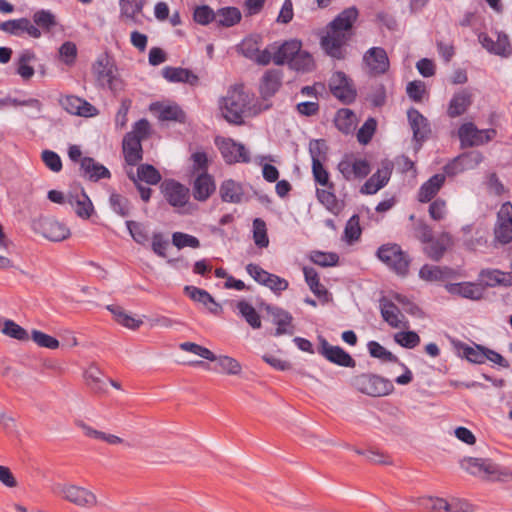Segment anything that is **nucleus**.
<instances>
[{"mask_svg": "<svg viewBox=\"0 0 512 512\" xmlns=\"http://www.w3.org/2000/svg\"><path fill=\"white\" fill-rule=\"evenodd\" d=\"M208 162H196L193 167L195 178L192 183V193L196 201L206 202L216 191L214 177L208 173Z\"/></svg>", "mask_w": 512, "mask_h": 512, "instance_id": "obj_6", "label": "nucleus"}, {"mask_svg": "<svg viewBox=\"0 0 512 512\" xmlns=\"http://www.w3.org/2000/svg\"><path fill=\"white\" fill-rule=\"evenodd\" d=\"M394 340L397 344L408 349H412L420 343V337L414 331L398 332L394 335Z\"/></svg>", "mask_w": 512, "mask_h": 512, "instance_id": "obj_58", "label": "nucleus"}, {"mask_svg": "<svg viewBox=\"0 0 512 512\" xmlns=\"http://www.w3.org/2000/svg\"><path fill=\"white\" fill-rule=\"evenodd\" d=\"M32 340L40 347L48 349H57L59 347V341L39 330H33L31 335Z\"/></svg>", "mask_w": 512, "mask_h": 512, "instance_id": "obj_60", "label": "nucleus"}, {"mask_svg": "<svg viewBox=\"0 0 512 512\" xmlns=\"http://www.w3.org/2000/svg\"><path fill=\"white\" fill-rule=\"evenodd\" d=\"M107 309L111 312V314L113 315V318L114 320L128 328V329H131V330H136L138 329L143 321L141 319H137L135 317H133L132 315H130L129 313H127L122 307L120 306H117V305H108L107 306Z\"/></svg>", "mask_w": 512, "mask_h": 512, "instance_id": "obj_43", "label": "nucleus"}, {"mask_svg": "<svg viewBox=\"0 0 512 512\" xmlns=\"http://www.w3.org/2000/svg\"><path fill=\"white\" fill-rule=\"evenodd\" d=\"M462 467L472 475L491 474L494 469L491 464L486 463L482 459L469 458L462 462Z\"/></svg>", "mask_w": 512, "mask_h": 512, "instance_id": "obj_47", "label": "nucleus"}, {"mask_svg": "<svg viewBox=\"0 0 512 512\" xmlns=\"http://www.w3.org/2000/svg\"><path fill=\"white\" fill-rule=\"evenodd\" d=\"M52 492L80 508H92L98 504L97 496L93 491L73 483H56L52 487Z\"/></svg>", "mask_w": 512, "mask_h": 512, "instance_id": "obj_4", "label": "nucleus"}, {"mask_svg": "<svg viewBox=\"0 0 512 512\" xmlns=\"http://www.w3.org/2000/svg\"><path fill=\"white\" fill-rule=\"evenodd\" d=\"M352 385L361 393L373 397L388 395L393 389L389 381L372 374H361L354 377Z\"/></svg>", "mask_w": 512, "mask_h": 512, "instance_id": "obj_8", "label": "nucleus"}, {"mask_svg": "<svg viewBox=\"0 0 512 512\" xmlns=\"http://www.w3.org/2000/svg\"><path fill=\"white\" fill-rule=\"evenodd\" d=\"M429 215L435 221L444 220L448 214L447 203L443 199L434 200L429 206Z\"/></svg>", "mask_w": 512, "mask_h": 512, "instance_id": "obj_64", "label": "nucleus"}, {"mask_svg": "<svg viewBox=\"0 0 512 512\" xmlns=\"http://www.w3.org/2000/svg\"><path fill=\"white\" fill-rule=\"evenodd\" d=\"M309 259L321 267H331L338 264L339 257L333 252L312 251Z\"/></svg>", "mask_w": 512, "mask_h": 512, "instance_id": "obj_51", "label": "nucleus"}, {"mask_svg": "<svg viewBox=\"0 0 512 512\" xmlns=\"http://www.w3.org/2000/svg\"><path fill=\"white\" fill-rule=\"evenodd\" d=\"M472 104V94L467 89L455 93L450 100L447 114L451 118L464 114Z\"/></svg>", "mask_w": 512, "mask_h": 512, "instance_id": "obj_29", "label": "nucleus"}, {"mask_svg": "<svg viewBox=\"0 0 512 512\" xmlns=\"http://www.w3.org/2000/svg\"><path fill=\"white\" fill-rule=\"evenodd\" d=\"M218 148L223 158L228 160H249L250 152L248 149L240 144L236 143L232 139H222L217 141Z\"/></svg>", "mask_w": 512, "mask_h": 512, "instance_id": "obj_20", "label": "nucleus"}, {"mask_svg": "<svg viewBox=\"0 0 512 512\" xmlns=\"http://www.w3.org/2000/svg\"><path fill=\"white\" fill-rule=\"evenodd\" d=\"M78 173L85 180L96 182L102 178H109V170L97 162H79Z\"/></svg>", "mask_w": 512, "mask_h": 512, "instance_id": "obj_32", "label": "nucleus"}, {"mask_svg": "<svg viewBox=\"0 0 512 512\" xmlns=\"http://www.w3.org/2000/svg\"><path fill=\"white\" fill-rule=\"evenodd\" d=\"M130 179L137 184L138 181H143L150 185H156L161 181V174L159 171L149 164H142L137 168L136 174L129 172Z\"/></svg>", "mask_w": 512, "mask_h": 512, "instance_id": "obj_36", "label": "nucleus"}, {"mask_svg": "<svg viewBox=\"0 0 512 512\" xmlns=\"http://www.w3.org/2000/svg\"><path fill=\"white\" fill-rule=\"evenodd\" d=\"M425 252L429 258L438 261L442 258L447 247L452 244V237L449 233H442L437 239L427 242Z\"/></svg>", "mask_w": 512, "mask_h": 512, "instance_id": "obj_35", "label": "nucleus"}, {"mask_svg": "<svg viewBox=\"0 0 512 512\" xmlns=\"http://www.w3.org/2000/svg\"><path fill=\"white\" fill-rule=\"evenodd\" d=\"M2 332L19 341H28L30 339L28 332L12 320H6L4 322Z\"/></svg>", "mask_w": 512, "mask_h": 512, "instance_id": "obj_53", "label": "nucleus"}, {"mask_svg": "<svg viewBox=\"0 0 512 512\" xmlns=\"http://www.w3.org/2000/svg\"><path fill=\"white\" fill-rule=\"evenodd\" d=\"M363 61L374 75L384 74L389 69V59L382 47H372L366 51Z\"/></svg>", "mask_w": 512, "mask_h": 512, "instance_id": "obj_16", "label": "nucleus"}, {"mask_svg": "<svg viewBox=\"0 0 512 512\" xmlns=\"http://www.w3.org/2000/svg\"><path fill=\"white\" fill-rule=\"evenodd\" d=\"M126 226L135 242L143 245L148 241V234L142 224L129 220L126 221Z\"/></svg>", "mask_w": 512, "mask_h": 512, "instance_id": "obj_62", "label": "nucleus"}, {"mask_svg": "<svg viewBox=\"0 0 512 512\" xmlns=\"http://www.w3.org/2000/svg\"><path fill=\"white\" fill-rule=\"evenodd\" d=\"M334 123L339 131L349 134L356 128L357 117L352 110L342 108L336 113Z\"/></svg>", "mask_w": 512, "mask_h": 512, "instance_id": "obj_40", "label": "nucleus"}, {"mask_svg": "<svg viewBox=\"0 0 512 512\" xmlns=\"http://www.w3.org/2000/svg\"><path fill=\"white\" fill-rule=\"evenodd\" d=\"M302 47L301 41L292 39L284 42L282 45L274 49L273 62L276 65L284 63L291 64L292 58L299 52Z\"/></svg>", "mask_w": 512, "mask_h": 512, "instance_id": "obj_26", "label": "nucleus"}, {"mask_svg": "<svg viewBox=\"0 0 512 512\" xmlns=\"http://www.w3.org/2000/svg\"><path fill=\"white\" fill-rule=\"evenodd\" d=\"M358 18V10L352 6L344 9L326 28L321 37V47L327 55L341 60L346 56V45L351 39L353 24Z\"/></svg>", "mask_w": 512, "mask_h": 512, "instance_id": "obj_1", "label": "nucleus"}, {"mask_svg": "<svg viewBox=\"0 0 512 512\" xmlns=\"http://www.w3.org/2000/svg\"><path fill=\"white\" fill-rule=\"evenodd\" d=\"M258 105L253 94L245 89L242 84L231 86L226 95L220 100V110L223 117L232 124L240 125L245 117H251L260 113L263 109L269 108Z\"/></svg>", "mask_w": 512, "mask_h": 512, "instance_id": "obj_2", "label": "nucleus"}, {"mask_svg": "<svg viewBox=\"0 0 512 512\" xmlns=\"http://www.w3.org/2000/svg\"><path fill=\"white\" fill-rule=\"evenodd\" d=\"M253 239L255 244L261 248L267 247L269 244L266 223L260 218L253 221Z\"/></svg>", "mask_w": 512, "mask_h": 512, "instance_id": "obj_52", "label": "nucleus"}, {"mask_svg": "<svg viewBox=\"0 0 512 512\" xmlns=\"http://www.w3.org/2000/svg\"><path fill=\"white\" fill-rule=\"evenodd\" d=\"M445 182V174H435L419 188L417 199L421 203L430 202L440 191Z\"/></svg>", "mask_w": 512, "mask_h": 512, "instance_id": "obj_28", "label": "nucleus"}, {"mask_svg": "<svg viewBox=\"0 0 512 512\" xmlns=\"http://www.w3.org/2000/svg\"><path fill=\"white\" fill-rule=\"evenodd\" d=\"M42 235L51 241H63L70 236V230L63 223L47 218L40 222Z\"/></svg>", "mask_w": 512, "mask_h": 512, "instance_id": "obj_19", "label": "nucleus"}, {"mask_svg": "<svg viewBox=\"0 0 512 512\" xmlns=\"http://www.w3.org/2000/svg\"><path fill=\"white\" fill-rule=\"evenodd\" d=\"M361 232L359 216L353 215L346 223L344 237L347 242L352 243L359 239Z\"/></svg>", "mask_w": 512, "mask_h": 512, "instance_id": "obj_55", "label": "nucleus"}, {"mask_svg": "<svg viewBox=\"0 0 512 512\" xmlns=\"http://www.w3.org/2000/svg\"><path fill=\"white\" fill-rule=\"evenodd\" d=\"M479 281L487 287L512 286V275L499 269H482L479 272Z\"/></svg>", "mask_w": 512, "mask_h": 512, "instance_id": "obj_21", "label": "nucleus"}, {"mask_svg": "<svg viewBox=\"0 0 512 512\" xmlns=\"http://www.w3.org/2000/svg\"><path fill=\"white\" fill-rule=\"evenodd\" d=\"M210 361L216 362V366L213 370L217 373L239 375L242 371L241 364L235 358L227 355H215V359H211Z\"/></svg>", "mask_w": 512, "mask_h": 512, "instance_id": "obj_42", "label": "nucleus"}, {"mask_svg": "<svg viewBox=\"0 0 512 512\" xmlns=\"http://www.w3.org/2000/svg\"><path fill=\"white\" fill-rule=\"evenodd\" d=\"M59 103L64 110L72 115L93 117L98 114V110L95 106L74 95L61 97Z\"/></svg>", "mask_w": 512, "mask_h": 512, "instance_id": "obj_14", "label": "nucleus"}, {"mask_svg": "<svg viewBox=\"0 0 512 512\" xmlns=\"http://www.w3.org/2000/svg\"><path fill=\"white\" fill-rule=\"evenodd\" d=\"M77 426L82 430L83 434L91 439L102 441L110 445H117L121 444L123 440L110 433H106L103 431L96 430L95 428L91 427L90 425L86 424L83 421H78Z\"/></svg>", "mask_w": 512, "mask_h": 512, "instance_id": "obj_39", "label": "nucleus"}, {"mask_svg": "<svg viewBox=\"0 0 512 512\" xmlns=\"http://www.w3.org/2000/svg\"><path fill=\"white\" fill-rule=\"evenodd\" d=\"M446 288L450 294L458 295L470 300H479L484 294L483 286L473 282L452 283L447 285Z\"/></svg>", "mask_w": 512, "mask_h": 512, "instance_id": "obj_24", "label": "nucleus"}, {"mask_svg": "<svg viewBox=\"0 0 512 512\" xmlns=\"http://www.w3.org/2000/svg\"><path fill=\"white\" fill-rule=\"evenodd\" d=\"M246 271L254 279V281L262 286L269 288L277 295H280L289 287V282L286 279L264 270L257 264H248L246 266Z\"/></svg>", "mask_w": 512, "mask_h": 512, "instance_id": "obj_9", "label": "nucleus"}, {"mask_svg": "<svg viewBox=\"0 0 512 512\" xmlns=\"http://www.w3.org/2000/svg\"><path fill=\"white\" fill-rule=\"evenodd\" d=\"M380 310L383 319L393 328H407L408 321L399 308L391 301L381 300Z\"/></svg>", "mask_w": 512, "mask_h": 512, "instance_id": "obj_22", "label": "nucleus"}, {"mask_svg": "<svg viewBox=\"0 0 512 512\" xmlns=\"http://www.w3.org/2000/svg\"><path fill=\"white\" fill-rule=\"evenodd\" d=\"M486 348L480 345H475L474 347L465 345L462 348L463 356L472 363L475 364H483L485 363L486 356Z\"/></svg>", "mask_w": 512, "mask_h": 512, "instance_id": "obj_54", "label": "nucleus"}, {"mask_svg": "<svg viewBox=\"0 0 512 512\" xmlns=\"http://www.w3.org/2000/svg\"><path fill=\"white\" fill-rule=\"evenodd\" d=\"M290 67L296 71L309 72L314 67L313 57L307 51L300 49L294 58H292Z\"/></svg>", "mask_w": 512, "mask_h": 512, "instance_id": "obj_48", "label": "nucleus"}, {"mask_svg": "<svg viewBox=\"0 0 512 512\" xmlns=\"http://www.w3.org/2000/svg\"><path fill=\"white\" fill-rule=\"evenodd\" d=\"M407 116L414 139L417 142L424 141L431 132L428 120L414 108L408 110Z\"/></svg>", "mask_w": 512, "mask_h": 512, "instance_id": "obj_25", "label": "nucleus"}, {"mask_svg": "<svg viewBox=\"0 0 512 512\" xmlns=\"http://www.w3.org/2000/svg\"><path fill=\"white\" fill-rule=\"evenodd\" d=\"M377 127L374 118H368L357 132V140L361 144H367L373 137Z\"/></svg>", "mask_w": 512, "mask_h": 512, "instance_id": "obj_61", "label": "nucleus"}, {"mask_svg": "<svg viewBox=\"0 0 512 512\" xmlns=\"http://www.w3.org/2000/svg\"><path fill=\"white\" fill-rule=\"evenodd\" d=\"M494 235L501 244L512 242V204L510 202L502 204L498 211Z\"/></svg>", "mask_w": 512, "mask_h": 512, "instance_id": "obj_12", "label": "nucleus"}, {"mask_svg": "<svg viewBox=\"0 0 512 512\" xmlns=\"http://www.w3.org/2000/svg\"><path fill=\"white\" fill-rule=\"evenodd\" d=\"M238 315L253 329H260L262 326L261 317L256 309L247 301L241 300L236 303Z\"/></svg>", "mask_w": 512, "mask_h": 512, "instance_id": "obj_41", "label": "nucleus"}, {"mask_svg": "<svg viewBox=\"0 0 512 512\" xmlns=\"http://www.w3.org/2000/svg\"><path fill=\"white\" fill-rule=\"evenodd\" d=\"M319 353L328 361L343 367H354L355 360L340 346H332L325 339L320 340Z\"/></svg>", "mask_w": 512, "mask_h": 512, "instance_id": "obj_15", "label": "nucleus"}, {"mask_svg": "<svg viewBox=\"0 0 512 512\" xmlns=\"http://www.w3.org/2000/svg\"><path fill=\"white\" fill-rule=\"evenodd\" d=\"M33 21L45 32H50L57 25L55 15L48 10H39L35 12L33 15Z\"/></svg>", "mask_w": 512, "mask_h": 512, "instance_id": "obj_49", "label": "nucleus"}, {"mask_svg": "<svg viewBox=\"0 0 512 512\" xmlns=\"http://www.w3.org/2000/svg\"><path fill=\"white\" fill-rule=\"evenodd\" d=\"M219 192L222 201L228 203H241L244 197L242 185L232 179L223 181Z\"/></svg>", "mask_w": 512, "mask_h": 512, "instance_id": "obj_34", "label": "nucleus"}, {"mask_svg": "<svg viewBox=\"0 0 512 512\" xmlns=\"http://www.w3.org/2000/svg\"><path fill=\"white\" fill-rule=\"evenodd\" d=\"M67 202L75 210V213L83 219H88L94 212L93 204L84 192L76 196L70 195Z\"/></svg>", "mask_w": 512, "mask_h": 512, "instance_id": "obj_37", "label": "nucleus"}, {"mask_svg": "<svg viewBox=\"0 0 512 512\" xmlns=\"http://www.w3.org/2000/svg\"><path fill=\"white\" fill-rule=\"evenodd\" d=\"M316 196L318 201L334 215H338L342 211L343 205L337 199L334 193V185L328 187H318L316 189Z\"/></svg>", "mask_w": 512, "mask_h": 512, "instance_id": "obj_33", "label": "nucleus"}, {"mask_svg": "<svg viewBox=\"0 0 512 512\" xmlns=\"http://www.w3.org/2000/svg\"><path fill=\"white\" fill-rule=\"evenodd\" d=\"M419 503L423 509L430 512H448L450 508V502L437 497H423Z\"/></svg>", "mask_w": 512, "mask_h": 512, "instance_id": "obj_50", "label": "nucleus"}, {"mask_svg": "<svg viewBox=\"0 0 512 512\" xmlns=\"http://www.w3.org/2000/svg\"><path fill=\"white\" fill-rule=\"evenodd\" d=\"M97 82L102 87H108L113 92L122 89L121 81L116 77V67L106 54L97 58L92 67Z\"/></svg>", "mask_w": 512, "mask_h": 512, "instance_id": "obj_7", "label": "nucleus"}, {"mask_svg": "<svg viewBox=\"0 0 512 512\" xmlns=\"http://www.w3.org/2000/svg\"><path fill=\"white\" fill-rule=\"evenodd\" d=\"M109 203L115 213L122 217L129 215V201L125 197L117 193H112L109 198Z\"/></svg>", "mask_w": 512, "mask_h": 512, "instance_id": "obj_59", "label": "nucleus"}, {"mask_svg": "<svg viewBox=\"0 0 512 512\" xmlns=\"http://www.w3.org/2000/svg\"><path fill=\"white\" fill-rule=\"evenodd\" d=\"M391 176V168L384 166L378 169L361 187L360 192L362 194L372 195L377 193L383 188L389 181Z\"/></svg>", "mask_w": 512, "mask_h": 512, "instance_id": "obj_27", "label": "nucleus"}, {"mask_svg": "<svg viewBox=\"0 0 512 512\" xmlns=\"http://www.w3.org/2000/svg\"><path fill=\"white\" fill-rule=\"evenodd\" d=\"M377 257L397 275L406 276L408 274L411 260L398 244H383L377 250Z\"/></svg>", "mask_w": 512, "mask_h": 512, "instance_id": "obj_5", "label": "nucleus"}, {"mask_svg": "<svg viewBox=\"0 0 512 512\" xmlns=\"http://www.w3.org/2000/svg\"><path fill=\"white\" fill-rule=\"evenodd\" d=\"M123 153L125 160H141L142 146L141 141L134 134H127L123 139Z\"/></svg>", "mask_w": 512, "mask_h": 512, "instance_id": "obj_46", "label": "nucleus"}, {"mask_svg": "<svg viewBox=\"0 0 512 512\" xmlns=\"http://www.w3.org/2000/svg\"><path fill=\"white\" fill-rule=\"evenodd\" d=\"M462 145L477 146L490 141L496 135L494 129L479 130L473 123H464L458 130Z\"/></svg>", "mask_w": 512, "mask_h": 512, "instance_id": "obj_10", "label": "nucleus"}, {"mask_svg": "<svg viewBox=\"0 0 512 512\" xmlns=\"http://www.w3.org/2000/svg\"><path fill=\"white\" fill-rule=\"evenodd\" d=\"M241 12L236 7H224L216 11L215 22L218 26L232 27L240 22Z\"/></svg>", "mask_w": 512, "mask_h": 512, "instance_id": "obj_44", "label": "nucleus"}, {"mask_svg": "<svg viewBox=\"0 0 512 512\" xmlns=\"http://www.w3.org/2000/svg\"><path fill=\"white\" fill-rule=\"evenodd\" d=\"M478 40L482 47L491 54H495L501 57H508L511 55L512 48L508 36L504 33H499L496 41H494L487 34L480 33Z\"/></svg>", "mask_w": 512, "mask_h": 512, "instance_id": "obj_17", "label": "nucleus"}, {"mask_svg": "<svg viewBox=\"0 0 512 512\" xmlns=\"http://www.w3.org/2000/svg\"><path fill=\"white\" fill-rule=\"evenodd\" d=\"M162 76L173 83H187L196 86L199 83V77L191 70L182 67L166 66L162 69Z\"/></svg>", "mask_w": 512, "mask_h": 512, "instance_id": "obj_23", "label": "nucleus"}, {"mask_svg": "<svg viewBox=\"0 0 512 512\" xmlns=\"http://www.w3.org/2000/svg\"><path fill=\"white\" fill-rule=\"evenodd\" d=\"M86 385L97 394H103L107 391V380L103 372L95 364L89 365L84 372Z\"/></svg>", "mask_w": 512, "mask_h": 512, "instance_id": "obj_30", "label": "nucleus"}, {"mask_svg": "<svg viewBox=\"0 0 512 512\" xmlns=\"http://www.w3.org/2000/svg\"><path fill=\"white\" fill-rule=\"evenodd\" d=\"M266 312L272 317V322L275 324L276 330L274 335H292L294 333L293 316L283 308L266 305Z\"/></svg>", "mask_w": 512, "mask_h": 512, "instance_id": "obj_13", "label": "nucleus"}, {"mask_svg": "<svg viewBox=\"0 0 512 512\" xmlns=\"http://www.w3.org/2000/svg\"><path fill=\"white\" fill-rule=\"evenodd\" d=\"M172 243L174 246H176L178 249H182L184 247H191V248H199L200 247V241L195 236L182 233V232H175L172 235Z\"/></svg>", "mask_w": 512, "mask_h": 512, "instance_id": "obj_57", "label": "nucleus"}, {"mask_svg": "<svg viewBox=\"0 0 512 512\" xmlns=\"http://www.w3.org/2000/svg\"><path fill=\"white\" fill-rule=\"evenodd\" d=\"M216 11H213L209 6H198L194 10L193 18L195 22L201 25H207L215 21Z\"/></svg>", "mask_w": 512, "mask_h": 512, "instance_id": "obj_63", "label": "nucleus"}, {"mask_svg": "<svg viewBox=\"0 0 512 512\" xmlns=\"http://www.w3.org/2000/svg\"><path fill=\"white\" fill-rule=\"evenodd\" d=\"M331 93L343 103L349 104L356 98V90L351 80L343 72H335L329 81Z\"/></svg>", "mask_w": 512, "mask_h": 512, "instance_id": "obj_11", "label": "nucleus"}, {"mask_svg": "<svg viewBox=\"0 0 512 512\" xmlns=\"http://www.w3.org/2000/svg\"><path fill=\"white\" fill-rule=\"evenodd\" d=\"M164 201L180 214L190 212L191 191L188 186L173 178L164 179L159 186Z\"/></svg>", "mask_w": 512, "mask_h": 512, "instance_id": "obj_3", "label": "nucleus"}, {"mask_svg": "<svg viewBox=\"0 0 512 512\" xmlns=\"http://www.w3.org/2000/svg\"><path fill=\"white\" fill-rule=\"evenodd\" d=\"M303 274L307 285L309 286L310 290L314 293V295L320 299L327 300L328 291L320 283L317 271L312 267H304Z\"/></svg>", "mask_w": 512, "mask_h": 512, "instance_id": "obj_45", "label": "nucleus"}, {"mask_svg": "<svg viewBox=\"0 0 512 512\" xmlns=\"http://www.w3.org/2000/svg\"><path fill=\"white\" fill-rule=\"evenodd\" d=\"M150 110L157 114L161 121H182L184 118L183 111L177 105H163L153 103Z\"/></svg>", "mask_w": 512, "mask_h": 512, "instance_id": "obj_38", "label": "nucleus"}, {"mask_svg": "<svg viewBox=\"0 0 512 512\" xmlns=\"http://www.w3.org/2000/svg\"><path fill=\"white\" fill-rule=\"evenodd\" d=\"M368 350L372 357L381 359L385 362H396L397 357L388 351L385 347L376 341H370L368 343Z\"/></svg>", "mask_w": 512, "mask_h": 512, "instance_id": "obj_56", "label": "nucleus"}, {"mask_svg": "<svg viewBox=\"0 0 512 512\" xmlns=\"http://www.w3.org/2000/svg\"><path fill=\"white\" fill-rule=\"evenodd\" d=\"M282 84V72L277 69L267 70L261 80L259 85V92L263 100H267L270 97L274 96L275 93L279 90Z\"/></svg>", "mask_w": 512, "mask_h": 512, "instance_id": "obj_18", "label": "nucleus"}, {"mask_svg": "<svg viewBox=\"0 0 512 512\" xmlns=\"http://www.w3.org/2000/svg\"><path fill=\"white\" fill-rule=\"evenodd\" d=\"M185 292L193 301L202 304L211 313L217 315L221 312V306L214 300V298L206 290L194 286H186Z\"/></svg>", "mask_w": 512, "mask_h": 512, "instance_id": "obj_31", "label": "nucleus"}]
</instances>
